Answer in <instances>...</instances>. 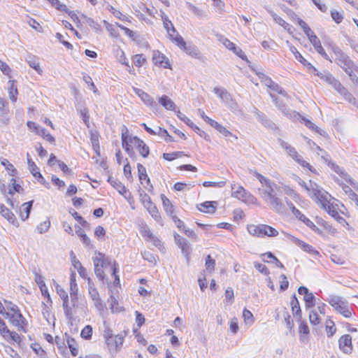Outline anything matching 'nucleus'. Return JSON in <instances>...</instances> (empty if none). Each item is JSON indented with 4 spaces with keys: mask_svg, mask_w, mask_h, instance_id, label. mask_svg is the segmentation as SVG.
<instances>
[{
    "mask_svg": "<svg viewBox=\"0 0 358 358\" xmlns=\"http://www.w3.org/2000/svg\"><path fill=\"white\" fill-rule=\"evenodd\" d=\"M311 184V197L315 199L321 205V207L324 209L327 206L331 204L330 199L331 196L322 188H321L317 183L310 181Z\"/></svg>",
    "mask_w": 358,
    "mask_h": 358,
    "instance_id": "obj_1",
    "label": "nucleus"
},
{
    "mask_svg": "<svg viewBox=\"0 0 358 358\" xmlns=\"http://www.w3.org/2000/svg\"><path fill=\"white\" fill-rule=\"evenodd\" d=\"M330 48L335 55L334 61L342 69L352 66L355 62L336 44L330 45Z\"/></svg>",
    "mask_w": 358,
    "mask_h": 358,
    "instance_id": "obj_2",
    "label": "nucleus"
},
{
    "mask_svg": "<svg viewBox=\"0 0 358 358\" xmlns=\"http://www.w3.org/2000/svg\"><path fill=\"white\" fill-rule=\"evenodd\" d=\"M173 236L176 244L181 250V252L186 259L187 264H189L190 261V254L192 251L191 245L187 239L182 237L178 234L175 233Z\"/></svg>",
    "mask_w": 358,
    "mask_h": 358,
    "instance_id": "obj_3",
    "label": "nucleus"
},
{
    "mask_svg": "<svg viewBox=\"0 0 358 358\" xmlns=\"http://www.w3.org/2000/svg\"><path fill=\"white\" fill-rule=\"evenodd\" d=\"M213 92L231 110H236L238 109V103L232 99L231 95L225 89L215 87Z\"/></svg>",
    "mask_w": 358,
    "mask_h": 358,
    "instance_id": "obj_4",
    "label": "nucleus"
},
{
    "mask_svg": "<svg viewBox=\"0 0 358 358\" xmlns=\"http://www.w3.org/2000/svg\"><path fill=\"white\" fill-rule=\"evenodd\" d=\"M199 113L200 114V116L201 118L207 122L208 124H210L211 127L215 128L217 131H219L220 134H222L224 137H229V136H234L233 134L229 131L227 128H225L224 126L218 123L217 122L215 121L214 120L211 119L208 116H207L204 111L199 109ZM235 138H237L234 136Z\"/></svg>",
    "mask_w": 358,
    "mask_h": 358,
    "instance_id": "obj_5",
    "label": "nucleus"
},
{
    "mask_svg": "<svg viewBox=\"0 0 358 358\" xmlns=\"http://www.w3.org/2000/svg\"><path fill=\"white\" fill-rule=\"evenodd\" d=\"M257 75L269 89L272 90L273 91L277 92L279 94H281L285 96H287V92L283 90V88L281 86H280L278 83L273 82L270 77L266 76L263 73H257Z\"/></svg>",
    "mask_w": 358,
    "mask_h": 358,
    "instance_id": "obj_6",
    "label": "nucleus"
},
{
    "mask_svg": "<svg viewBox=\"0 0 358 358\" xmlns=\"http://www.w3.org/2000/svg\"><path fill=\"white\" fill-rule=\"evenodd\" d=\"M133 90L135 94L141 99V101L147 106L151 108L152 110H156L158 108L157 103L148 93L144 92L141 89L136 87H134Z\"/></svg>",
    "mask_w": 358,
    "mask_h": 358,
    "instance_id": "obj_7",
    "label": "nucleus"
},
{
    "mask_svg": "<svg viewBox=\"0 0 358 358\" xmlns=\"http://www.w3.org/2000/svg\"><path fill=\"white\" fill-rule=\"evenodd\" d=\"M222 43L229 50L232 51L236 55L240 57L243 61H245L247 63H250V62L248 59L246 55L242 50L241 48L236 46L235 43L231 42L227 38H223L220 40Z\"/></svg>",
    "mask_w": 358,
    "mask_h": 358,
    "instance_id": "obj_8",
    "label": "nucleus"
},
{
    "mask_svg": "<svg viewBox=\"0 0 358 358\" xmlns=\"http://www.w3.org/2000/svg\"><path fill=\"white\" fill-rule=\"evenodd\" d=\"M287 43L292 53L294 55L295 59L300 62L302 65L307 68L308 71L310 73L311 71H317V69L313 66L309 62H308L301 54L297 50V49L287 41Z\"/></svg>",
    "mask_w": 358,
    "mask_h": 358,
    "instance_id": "obj_9",
    "label": "nucleus"
},
{
    "mask_svg": "<svg viewBox=\"0 0 358 358\" xmlns=\"http://www.w3.org/2000/svg\"><path fill=\"white\" fill-rule=\"evenodd\" d=\"M152 62L156 66L171 69V65L169 59L159 50H154L152 52Z\"/></svg>",
    "mask_w": 358,
    "mask_h": 358,
    "instance_id": "obj_10",
    "label": "nucleus"
},
{
    "mask_svg": "<svg viewBox=\"0 0 358 358\" xmlns=\"http://www.w3.org/2000/svg\"><path fill=\"white\" fill-rule=\"evenodd\" d=\"M129 137H131L129 134V130L125 125L122 126V145L123 149L127 152V154L131 157L132 155L134 154V149L131 146L132 143L129 141Z\"/></svg>",
    "mask_w": 358,
    "mask_h": 358,
    "instance_id": "obj_11",
    "label": "nucleus"
},
{
    "mask_svg": "<svg viewBox=\"0 0 358 358\" xmlns=\"http://www.w3.org/2000/svg\"><path fill=\"white\" fill-rule=\"evenodd\" d=\"M109 182L121 195L124 196V198L128 199L131 196V192L126 188L120 180L109 176L107 179Z\"/></svg>",
    "mask_w": 358,
    "mask_h": 358,
    "instance_id": "obj_12",
    "label": "nucleus"
},
{
    "mask_svg": "<svg viewBox=\"0 0 358 358\" xmlns=\"http://www.w3.org/2000/svg\"><path fill=\"white\" fill-rule=\"evenodd\" d=\"M130 143H132L138 150L140 155L145 158L150 154L149 147L144 143L143 140L137 136L129 137Z\"/></svg>",
    "mask_w": 358,
    "mask_h": 358,
    "instance_id": "obj_13",
    "label": "nucleus"
},
{
    "mask_svg": "<svg viewBox=\"0 0 358 358\" xmlns=\"http://www.w3.org/2000/svg\"><path fill=\"white\" fill-rule=\"evenodd\" d=\"M187 55L192 58L197 59L204 62L206 58L201 54L199 49L194 44L187 43L185 48H182Z\"/></svg>",
    "mask_w": 358,
    "mask_h": 358,
    "instance_id": "obj_14",
    "label": "nucleus"
},
{
    "mask_svg": "<svg viewBox=\"0 0 358 358\" xmlns=\"http://www.w3.org/2000/svg\"><path fill=\"white\" fill-rule=\"evenodd\" d=\"M271 97L274 102L275 105L287 117L292 118V114L294 113V116L299 115V113H296L295 111L292 112L287 106L283 102L282 100H279L275 95L272 94H270Z\"/></svg>",
    "mask_w": 358,
    "mask_h": 358,
    "instance_id": "obj_15",
    "label": "nucleus"
},
{
    "mask_svg": "<svg viewBox=\"0 0 358 358\" xmlns=\"http://www.w3.org/2000/svg\"><path fill=\"white\" fill-rule=\"evenodd\" d=\"M340 350L345 354H350L352 351V337L349 334L342 336L338 340Z\"/></svg>",
    "mask_w": 358,
    "mask_h": 358,
    "instance_id": "obj_16",
    "label": "nucleus"
},
{
    "mask_svg": "<svg viewBox=\"0 0 358 358\" xmlns=\"http://www.w3.org/2000/svg\"><path fill=\"white\" fill-rule=\"evenodd\" d=\"M124 336L122 334H117L114 337H112L111 339L106 340V344L109 350L111 352L114 350L115 352H117L118 349L122 345L124 342Z\"/></svg>",
    "mask_w": 358,
    "mask_h": 358,
    "instance_id": "obj_17",
    "label": "nucleus"
},
{
    "mask_svg": "<svg viewBox=\"0 0 358 358\" xmlns=\"http://www.w3.org/2000/svg\"><path fill=\"white\" fill-rule=\"evenodd\" d=\"M236 185H231L232 196L242 200L243 201H250V198H253L252 195L244 189L242 186H238L236 190H234Z\"/></svg>",
    "mask_w": 358,
    "mask_h": 358,
    "instance_id": "obj_18",
    "label": "nucleus"
},
{
    "mask_svg": "<svg viewBox=\"0 0 358 358\" xmlns=\"http://www.w3.org/2000/svg\"><path fill=\"white\" fill-rule=\"evenodd\" d=\"M327 301L339 313L348 304L345 300L338 296H330Z\"/></svg>",
    "mask_w": 358,
    "mask_h": 358,
    "instance_id": "obj_19",
    "label": "nucleus"
},
{
    "mask_svg": "<svg viewBox=\"0 0 358 358\" xmlns=\"http://www.w3.org/2000/svg\"><path fill=\"white\" fill-rule=\"evenodd\" d=\"M266 11L272 16L273 20L282 26L285 30H287L289 34H292L294 28L292 25L285 21L282 17L276 15L272 10H271L268 6L264 7Z\"/></svg>",
    "mask_w": 358,
    "mask_h": 358,
    "instance_id": "obj_20",
    "label": "nucleus"
},
{
    "mask_svg": "<svg viewBox=\"0 0 358 358\" xmlns=\"http://www.w3.org/2000/svg\"><path fill=\"white\" fill-rule=\"evenodd\" d=\"M310 73H314L318 76L321 80L325 81L329 85H331L334 88V86L339 82L338 80L334 78V76L329 71H324L323 73L317 71H311Z\"/></svg>",
    "mask_w": 358,
    "mask_h": 358,
    "instance_id": "obj_21",
    "label": "nucleus"
},
{
    "mask_svg": "<svg viewBox=\"0 0 358 358\" xmlns=\"http://www.w3.org/2000/svg\"><path fill=\"white\" fill-rule=\"evenodd\" d=\"M94 264L102 268H106L113 266L112 260L109 257H106L104 254L99 252L96 257L92 258Z\"/></svg>",
    "mask_w": 358,
    "mask_h": 358,
    "instance_id": "obj_22",
    "label": "nucleus"
},
{
    "mask_svg": "<svg viewBox=\"0 0 358 358\" xmlns=\"http://www.w3.org/2000/svg\"><path fill=\"white\" fill-rule=\"evenodd\" d=\"M296 244L300 247L304 252L312 255L315 259H317L320 257H321L320 252L315 249L311 245L305 243L303 241L299 239H296L295 241Z\"/></svg>",
    "mask_w": 358,
    "mask_h": 358,
    "instance_id": "obj_23",
    "label": "nucleus"
},
{
    "mask_svg": "<svg viewBox=\"0 0 358 358\" xmlns=\"http://www.w3.org/2000/svg\"><path fill=\"white\" fill-rule=\"evenodd\" d=\"M290 305L293 315L296 317L297 321H301L302 319L301 309L295 294L292 296Z\"/></svg>",
    "mask_w": 358,
    "mask_h": 358,
    "instance_id": "obj_24",
    "label": "nucleus"
},
{
    "mask_svg": "<svg viewBox=\"0 0 358 358\" xmlns=\"http://www.w3.org/2000/svg\"><path fill=\"white\" fill-rule=\"evenodd\" d=\"M278 143L286 150L287 154L294 159L296 160L301 155H299L296 151V150L292 147V145H289L287 142L283 141L281 138L278 139Z\"/></svg>",
    "mask_w": 358,
    "mask_h": 358,
    "instance_id": "obj_25",
    "label": "nucleus"
},
{
    "mask_svg": "<svg viewBox=\"0 0 358 358\" xmlns=\"http://www.w3.org/2000/svg\"><path fill=\"white\" fill-rule=\"evenodd\" d=\"M311 44L315 48V50L325 59L332 62V60L330 59L329 55L324 51L323 47L321 45L320 41L317 38V36L313 37L312 40L310 41Z\"/></svg>",
    "mask_w": 358,
    "mask_h": 358,
    "instance_id": "obj_26",
    "label": "nucleus"
},
{
    "mask_svg": "<svg viewBox=\"0 0 358 358\" xmlns=\"http://www.w3.org/2000/svg\"><path fill=\"white\" fill-rule=\"evenodd\" d=\"M267 201L275 212L278 213H282L284 212V206L281 200L276 195L268 198Z\"/></svg>",
    "mask_w": 358,
    "mask_h": 358,
    "instance_id": "obj_27",
    "label": "nucleus"
},
{
    "mask_svg": "<svg viewBox=\"0 0 358 358\" xmlns=\"http://www.w3.org/2000/svg\"><path fill=\"white\" fill-rule=\"evenodd\" d=\"M217 206V201H205L200 204L198 210L201 212L213 214L215 212Z\"/></svg>",
    "mask_w": 358,
    "mask_h": 358,
    "instance_id": "obj_28",
    "label": "nucleus"
},
{
    "mask_svg": "<svg viewBox=\"0 0 358 358\" xmlns=\"http://www.w3.org/2000/svg\"><path fill=\"white\" fill-rule=\"evenodd\" d=\"M260 238L265 236L275 237L278 235V231L273 227L267 224H260Z\"/></svg>",
    "mask_w": 358,
    "mask_h": 358,
    "instance_id": "obj_29",
    "label": "nucleus"
},
{
    "mask_svg": "<svg viewBox=\"0 0 358 358\" xmlns=\"http://www.w3.org/2000/svg\"><path fill=\"white\" fill-rule=\"evenodd\" d=\"M0 213L1 215L5 217L10 223L17 225V222L15 215L3 204H0Z\"/></svg>",
    "mask_w": 358,
    "mask_h": 358,
    "instance_id": "obj_30",
    "label": "nucleus"
},
{
    "mask_svg": "<svg viewBox=\"0 0 358 358\" xmlns=\"http://www.w3.org/2000/svg\"><path fill=\"white\" fill-rule=\"evenodd\" d=\"M159 103L166 109L168 110H176V105L175 103L167 96V95H162L159 99Z\"/></svg>",
    "mask_w": 358,
    "mask_h": 358,
    "instance_id": "obj_31",
    "label": "nucleus"
},
{
    "mask_svg": "<svg viewBox=\"0 0 358 358\" xmlns=\"http://www.w3.org/2000/svg\"><path fill=\"white\" fill-rule=\"evenodd\" d=\"M257 120L266 128L275 130L277 129V126L275 123H273L270 119L267 117V116L262 113L259 114V116L257 117Z\"/></svg>",
    "mask_w": 358,
    "mask_h": 358,
    "instance_id": "obj_32",
    "label": "nucleus"
},
{
    "mask_svg": "<svg viewBox=\"0 0 358 358\" xmlns=\"http://www.w3.org/2000/svg\"><path fill=\"white\" fill-rule=\"evenodd\" d=\"M27 159L29 171L33 175V176L36 178H43V176L38 171V166L33 162L29 153H27Z\"/></svg>",
    "mask_w": 358,
    "mask_h": 358,
    "instance_id": "obj_33",
    "label": "nucleus"
},
{
    "mask_svg": "<svg viewBox=\"0 0 358 358\" xmlns=\"http://www.w3.org/2000/svg\"><path fill=\"white\" fill-rule=\"evenodd\" d=\"M146 209L148 211L149 214L157 223H159L162 226L164 225L162 219L158 211V209L154 203H152V206H149L148 207H147Z\"/></svg>",
    "mask_w": 358,
    "mask_h": 358,
    "instance_id": "obj_34",
    "label": "nucleus"
},
{
    "mask_svg": "<svg viewBox=\"0 0 358 358\" xmlns=\"http://www.w3.org/2000/svg\"><path fill=\"white\" fill-rule=\"evenodd\" d=\"M169 38L181 50H182V48H185V45L187 44L183 38L178 33H176V35L175 36L172 34H170L169 35Z\"/></svg>",
    "mask_w": 358,
    "mask_h": 358,
    "instance_id": "obj_35",
    "label": "nucleus"
},
{
    "mask_svg": "<svg viewBox=\"0 0 358 358\" xmlns=\"http://www.w3.org/2000/svg\"><path fill=\"white\" fill-rule=\"evenodd\" d=\"M161 199L164 210L167 215H171L173 213V206L171 201L164 194H161Z\"/></svg>",
    "mask_w": 358,
    "mask_h": 358,
    "instance_id": "obj_36",
    "label": "nucleus"
},
{
    "mask_svg": "<svg viewBox=\"0 0 358 358\" xmlns=\"http://www.w3.org/2000/svg\"><path fill=\"white\" fill-rule=\"evenodd\" d=\"M27 62L31 68L34 69L38 74H42L43 70L41 69L40 63L36 58L33 56H29L28 57Z\"/></svg>",
    "mask_w": 358,
    "mask_h": 358,
    "instance_id": "obj_37",
    "label": "nucleus"
},
{
    "mask_svg": "<svg viewBox=\"0 0 358 358\" xmlns=\"http://www.w3.org/2000/svg\"><path fill=\"white\" fill-rule=\"evenodd\" d=\"M10 86L8 87V95L9 98L13 102L17 101V95L18 94L17 85H15V80H9Z\"/></svg>",
    "mask_w": 358,
    "mask_h": 358,
    "instance_id": "obj_38",
    "label": "nucleus"
},
{
    "mask_svg": "<svg viewBox=\"0 0 358 358\" xmlns=\"http://www.w3.org/2000/svg\"><path fill=\"white\" fill-rule=\"evenodd\" d=\"M137 169L138 173V178L141 183H143V180H145L147 184H150V178L148 177L145 167L141 164H137Z\"/></svg>",
    "mask_w": 358,
    "mask_h": 358,
    "instance_id": "obj_39",
    "label": "nucleus"
},
{
    "mask_svg": "<svg viewBox=\"0 0 358 358\" xmlns=\"http://www.w3.org/2000/svg\"><path fill=\"white\" fill-rule=\"evenodd\" d=\"M88 292L92 300L99 299V292L90 278H87Z\"/></svg>",
    "mask_w": 358,
    "mask_h": 358,
    "instance_id": "obj_40",
    "label": "nucleus"
},
{
    "mask_svg": "<svg viewBox=\"0 0 358 358\" xmlns=\"http://www.w3.org/2000/svg\"><path fill=\"white\" fill-rule=\"evenodd\" d=\"M33 203H34L33 200L23 203L22 206H24V208L23 210H24L25 215L22 211L20 212V216L22 221H24L27 219H28L29 214L31 213V208H32Z\"/></svg>",
    "mask_w": 358,
    "mask_h": 358,
    "instance_id": "obj_41",
    "label": "nucleus"
},
{
    "mask_svg": "<svg viewBox=\"0 0 358 358\" xmlns=\"http://www.w3.org/2000/svg\"><path fill=\"white\" fill-rule=\"evenodd\" d=\"M324 210L338 222L345 220L341 216L339 215L338 211L336 210L333 203H331L330 205L327 206L326 208H324Z\"/></svg>",
    "mask_w": 358,
    "mask_h": 358,
    "instance_id": "obj_42",
    "label": "nucleus"
},
{
    "mask_svg": "<svg viewBox=\"0 0 358 358\" xmlns=\"http://www.w3.org/2000/svg\"><path fill=\"white\" fill-rule=\"evenodd\" d=\"M1 164L6 168V169L8 171L9 174L11 176H17V169L14 167V166L12 164L9 162V161L7 159H2L1 161Z\"/></svg>",
    "mask_w": 358,
    "mask_h": 358,
    "instance_id": "obj_43",
    "label": "nucleus"
},
{
    "mask_svg": "<svg viewBox=\"0 0 358 358\" xmlns=\"http://www.w3.org/2000/svg\"><path fill=\"white\" fill-rule=\"evenodd\" d=\"M250 173L255 176L262 185L265 186H271V181L268 178L258 173L256 170H250Z\"/></svg>",
    "mask_w": 358,
    "mask_h": 358,
    "instance_id": "obj_44",
    "label": "nucleus"
},
{
    "mask_svg": "<svg viewBox=\"0 0 358 358\" xmlns=\"http://www.w3.org/2000/svg\"><path fill=\"white\" fill-rule=\"evenodd\" d=\"M266 187L267 189L263 191V197L265 201H268V198L272 197V196H275V194L274 193V189L277 187V185L271 182V186Z\"/></svg>",
    "mask_w": 358,
    "mask_h": 358,
    "instance_id": "obj_45",
    "label": "nucleus"
},
{
    "mask_svg": "<svg viewBox=\"0 0 358 358\" xmlns=\"http://www.w3.org/2000/svg\"><path fill=\"white\" fill-rule=\"evenodd\" d=\"M112 275L114 276V285L118 286L120 285V280L119 275H117V273L119 272V264L117 263L116 261H113V266H112Z\"/></svg>",
    "mask_w": 358,
    "mask_h": 358,
    "instance_id": "obj_46",
    "label": "nucleus"
},
{
    "mask_svg": "<svg viewBox=\"0 0 358 358\" xmlns=\"http://www.w3.org/2000/svg\"><path fill=\"white\" fill-rule=\"evenodd\" d=\"M139 231L142 236L146 240L149 241L152 236H153V234L150 231L149 227L146 224H143L141 227Z\"/></svg>",
    "mask_w": 358,
    "mask_h": 358,
    "instance_id": "obj_47",
    "label": "nucleus"
},
{
    "mask_svg": "<svg viewBox=\"0 0 358 358\" xmlns=\"http://www.w3.org/2000/svg\"><path fill=\"white\" fill-rule=\"evenodd\" d=\"M187 8L189 10H191L194 15L200 18H203L206 17V13L200 9L199 8L195 6L194 5L187 3Z\"/></svg>",
    "mask_w": 358,
    "mask_h": 358,
    "instance_id": "obj_48",
    "label": "nucleus"
},
{
    "mask_svg": "<svg viewBox=\"0 0 358 358\" xmlns=\"http://www.w3.org/2000/svg\"><path fill=\"white\" fill-rule=\"evenodd\" d=\"M6 338H3L8 342L13 341L18 344L21 343V337L20 336L15 332L10 331L9 334H6Z\"/></svg>",
    "mask_w": 358,
    "mask_h": 358,
    "instance_id": "obj_49",
    "label": "nucleus"
},
{
    "mask_svg": "<svg viewBox=\"0 0 358 358\" xmlns=\"http://www.w3.org/2000/svg\"><path fill=\"white\" fill-rule=\"evenodd\" d=\"M303 300L307 308H313L315 306V297L313 293L310 292L303 296Z\"/></svg>",
    "mask_w": 358,
    "mask_h": 358,
    "instance_id": "obj_50",
    "label": "nucleus"
},
{
    "mask_svg": "<svg viewBox=\"0 0 358 358\" xmlns=\"http://www.w3.org/2000/svg\"><path fill=\"white\" fill-rule=\"evenodd\" d=\"M140 200L145 208L153 203L149 195L143 190L140 191Z\"/></svg>",
    "mask_w": 358,
    "mask_h": 358,
    "instance_id": "obj_51",
    "label": "nucleus"
},
{
    "mask_svg": "<svg viewBox=\"0 0 358 358\" xmlns=\"http://www.w3.org/2000/svg\"><path fill=\"white\" fill-rule=\"evenodd\" d=\"M184 155H185V154L183 152L177 151V152H173L171 153H164L163 158L166 161H173L175 159H176L178 157H180Z\"/></svg>",
    "mask_w": 358,
    "mask_h": 358,
    "instance_id": "obj_52",
    "label": "nucleus"
},
{
    "mask_svg": "<svg viewBox=\"0 0 358 358\" xmlns=\"http://www.w3.org/2000/svg\"><path fill=\"white\" fill-rule=\"evenodd\" d=\"M205 266L206 270L210 273L215 270V260L213 259L210 255H208L206 257Z\"/></svg>",
    "mask_w": 358,
    "mask_h": 358,
    "instance_id": "obj_53",
    "label": "nucleus"
},
{
    "mask_svg": "<svg viewBox=\"0 0 358 358\" xmlns=\"http://www.w3.org/2000/svg\"><path fill=\"white\" fill-rule=\"evenodd\" d=\"M301 221L314 232L321 234L320 229L309 218L305 216Z\"/></svg>",
    "mask_w": 358,
    "mask_h": 358,
    "instance_id": "obj_54",
    "label": "nucleus"
},
{
    "mask_svg": "<svg viewBox=\"0 0 358 358\" xmlns=\"http://www.w3.org/2000/svg\"><path fill=\"white\" fill-rule=\"evenodd\" d=\"M254 264V267L259 272L261 273L262 274L264 275H269L270 274V271L268 270V268L266 266V265L262 264V263H259L258 262H255L253 263Z\"/></svg>",
    "mask_w": 358,
    "mask_h": 358,
    "instance_id": "obj_55",
    "label": "nucleus"
},
{
    "mask_svg": "<svg viewBox=\"0 0 358 358\" xmlns=\"http://www.w3.org/2000/svg\"><path fill=\"white\" fill-rule=\"evenodd\" d=\"M83 80L84 82L87 84L90 87V90L93 91L94 93H97L98 90L92 81V78L87 73H83Z\"/></svg>",
    "mask_w": 358,
    "mask_h": 358,
    "instance_id": "obj_56",
    "label": "nucleus"
},
{
    "mask_svg": "<svg viewBox=\"0 0 358 358\" xmlns=\"http://www.w3.org/2000/svg\"><path fill=\"white\" fill-rule=\"evenodd\" d=\"M92 327L90 325H86L80 332V336L86 340H89L92 336Z\"/></svg>",
    "mask_w": 358,
    "mask_h": 358,
    "instance_id": "obj_57",
    "label": "nucleus"
},
{
    "mask_svg": "<svg viewBox=\"0 0 358 358\" xmlns=\"http://www.w3.org/2000/svg\"><path fill=\"white\" fill-rule=\"evenodd\" d=\"M62 307L64 309V312L66 318L69 321H71L73 319V313H72V307L69 305V302L63 303Z\"/></svg>",
    "mask_w": 358,
    "mask_h": 358,
    "instance_id": "obj_58",
    "label": "nucleus"
},
{
    "mask_svg": "<svg viewBox=\"0 0 358 358\" xmlns=\"http://www.w3.org/2000/svg\"><path fill=\"white\" fill-rule=\"evenodd\" d=\"M247 229H248V233L250 235L260 237V232H261L260 224H259V225L250 224V225L248 226Z\"/></svg>",
    "mask_w": 358,
    "mask_h": 358,
    "instance_id": "obj_59",
    "label": "nucleus"
},
{
    "mask_svg": "<svg viewBox=\"0 0 358 358\" xmlns=\"http://www.w3.org/2000/svg\"><path fill=\"white\" fill-rule=\"evenodd\" d=\"M50 227V221L48 219L41 222L36 227V230L39 234H43L48 231Z\"/></svg>",
    "mask_w": 358,
    "mask_h": 358,
    "instance_id": "obj_60",
    "label": "nucleus"
},
{
    "mask_svg": "<svg viewBox=\"0 0 358 358\" xmlns=\"http://www.w3.org/2000/svg\"><path fill=\"white\" fill-rule=\"evenodd\" d=\"M243 317L244 321L246 324L251 325L254 322L253 315L247 308H244V310L243 311Z\"/></svg>",
    "mask_w": 358,
    "mask_h": 358,
    "instance_id": "obj_61",
    "label": "nucleus"
},
{
    "mask_svg": "<svg viewBox=\"0 0 358 358\" xmlns=\"http://www.w3.org/2000/svg\"><path fill=\"white\" fill-rule=\"evenodd\" d=\"M78 285L76 283V273L72 271L70 275V292H78Z\"/></svg>",
    "mask_w": 358,
    "mask_h": 358,
    "instance_id": "obj_62",
    "label": "nucleus"
},
{
    "mask_svg": "<svg viewBox=\"0 0 358 358\" xmlns=\"http://www.w3.org/2000/svg\"><path fill=\"white\" fill-rule=\"evenodd\" d=\"M331 17L336 24L341 23L344 18L343 15L341 13L334 9L331 10Z\"/></svg>",
    "mask_w": 358,
    "mask_h": 358,
    "instance_id": "obj_63",
    "label": "nucleus"
},
{
    "mask_svg": "<svg viewBox=\"0 0 358 358\" xmlns=\"http://www.w3.org/2000/svg\"><path fill=\"white\" fill-rule=\"evenodd\" d=\"M133 61L136 66L141 67L145 62V58L143 54H137L134 56Z\"/></svg>",
    "mask_w": 358,
    "mask_h": 358,
    "instance_id": "obj_64",
    "label": "nucleus"
}]
</instances>
